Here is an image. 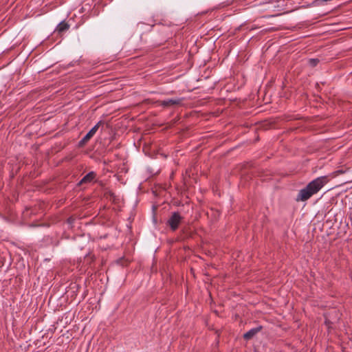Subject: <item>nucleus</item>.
<instances>
[{"label": "nucleus", "mask_w": 352, "mask_h": 352, "mask_svg": "<svg viewBox=\"0 0 352 352\" xmlns=\"http://www.w3.org/2000/svg\"><path fill=\"white\" fill-rule=\"evenodd\" d=\"M184 217L178 212H174L167 221V225L172 231H175L178 228Z\"/></svg>", "instance_id": "nucleus-2"}, {"label": "nucleus", "mask_w": 352, "mask_h": 352, "mask_svg": "<svg viewBox=\"0 0 352 352\" xmlns=\"http://www.w3.org/2000/svg\"><path fill=\"white\" fill-rule=\"evenodd\" d=\"M308 62H309V65L311 67H316L318 65V63H319V60L317 59V58H311V59L309 60Z\"/></svg>", "instance_id": "nucleus-8"}, {"label": "nucleus", "mask_w": 352, "mask_h": 352, "mask_svg": "<svg viewBox=\"0 0 352 352\" xmlns=\"http://www.w3.org/2000/svg\"><path fill=\"white\" fill-rule=\"evenodd\" d=\"M326 176L318 177L310 182L304 188L300 190L296 198V201H305L316 194L327 183Z\"/></svg>", "instance_id": "nucleus-1"}, {"label": "nucleus", "mask_w": 352, "mask_h": 352, "mask_svg": "<svg viewBox=\"0 0 352 352\" xmlns=\"http://www.w3.org/2000/svg\"><path fill=\"white\" fill-rule=\"evenodd\" d=\"M182 99L181 98H172L161 101V105L163 107H169L174 105H179L182 103Z\"/></svg>", "instance_id": "nucleus-5"}, {"label": "nucleus", "mask_w": 352, "mask_h": 352, "mask_svg": "<svg viewBox=\"0 0 352 352\" xmlns=\"http://www.w3.org/2000/svg\"><path fill=\"white\" fill-rule=\"evenodd\" d=\"M104 124V122L99 121L91 130L85 135V137L80 140V144H84L87 143L97 132L99 127Z\"/></svg>", "instance_id": "nucleus-3"}, {"label": "nucleus", "mask_w": 352, "mask_h": 352, "mask_svg": "<svg viewBox=\"0 0 352 352\" xmlns=\"http://www.w3.org/2000/svg\"><path fill=\"white\" fill-rule=\"evenodd\" d=\"M262 327H257L255 328H252L248 331H247L244 335L243 338L245 340H250L252 339L254 336H256L261 330Z\"/></svg>", "instance_id": "nucleus-6"}, {"label": "nucleus", "mask_w": 352, "mask_h": 352, "mask_svg": "<svg viewBox=\"0 0 352 352\" xmlns=\"http://www.w3.org/2000/svg\"><path fill=\"white\" fill-rule=\"evenodd\" d=\"M69 25L63 21L58 23V25L56 28L55 31L57 32L58 34H62L67 30H69Z\"/></svg>", "instance_id": "nucleus-7"}, {"label": "nucleus", "mask_w": 352, "mask_h": 352, "mask_svg": "<svg viewBox=\"0 0 352 352\" xmlns=\"http://www.w3.org/2000/svg\"><path fill=\"white\" fill-rule=\"evenodd\" d=\"M145 25V23H139L138 24V28H140V29H142L143 26Z\"/></svg>", "instance_id": "nucleus-9"}, {"label": "nucleus", "mask_w": 352, "mask_h": 352, "mask_svg": "<svg viewBox=\"0 0 352 352\" xmlns=\"http://www.w3.org/2000/svg\"><path fill=\"white\" fill-rule=\"evenodd\" d=\"M96 174L94 171H91L88 173L86 175H85L82 179L79 182V185H82L83 184H89L94 181L96 178Z\"/></svg>", "instance_id": "nucleus-4"}, {"label": "nucleus", "mask_w": 352, "mask_h": 352, "mask_svg": "<svg viewBox=\"0 0 352 352\" xmlns=\"http://www.w3.org/2000/svg\"><path fill=\"white\" fill-rule=\"evenodd\" d=\"M146 25L148 26V30H151L152 27L153 26V25Z\"/></svg>", "instance_id": "nucleus-10"}]
</instances>
